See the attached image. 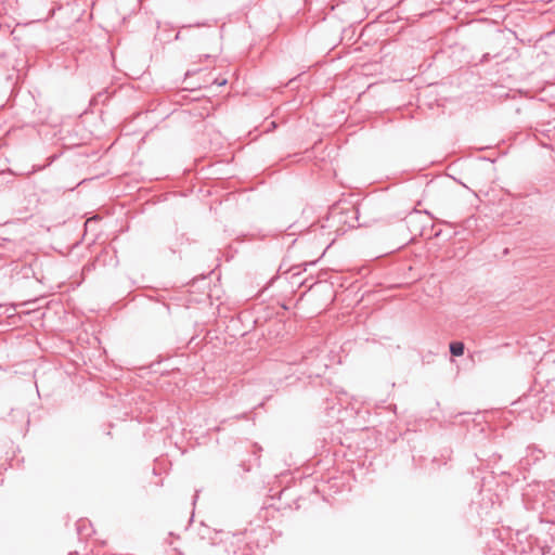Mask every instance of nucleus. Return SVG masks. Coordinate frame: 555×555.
<instances>
[{"mask_svg": "<svg viewBox=\"0 0 555 555\" xmlns=\"http://www.w3.org/2000/svg\"><path fill=\"white\" fill-rule=\"evenodd\" d=\"M330 215L333 221L344 223L348 228H354L358 220V210L354 207L340 211H338V208H334Z\"/></svg>", "mask_w": 555, "mask_h": 555, "instance_id": "obj_1", "label": "nucleus"}, {"mask_svg": "<svg viewBox=\"0 0 555 555\" xmlns=\"http://www.w3.org/2000/svg\"><path fill=\"white\" fill-rule=\"evenodd\" d=\"M543 452L534 447H529L527 449V455L520 461V465L522 467H527L543 457Z\"/></svg>", "mask_w": 555, "mask_h": 555, "instance_id": "obj_2", "label": "nucleus"}, {"mask_svg": "<svg viewBox=\"0 0 555 555\" xmlns=\"http://www.w3.org/2000/svg\"><path fill=\"white\" fill-rule=\"evenodd\" d=\"M449 348L452 356L461 357L464 353L465 346L462 341H452Z\"/></svg>", "mask_w": 555, "mask_h": 555, "instance_id": "obj_3", "label": "nucleus"}, {"mask_svg": "<svg viewBox=\"0 0 555 555\" xmlns=\"http://www.w3.org/2000/svg\"><path fill=\"white\" fill-rule=\"evenodd\" d=\"M197 498H198V493L196 492L194 495V502L197 500Z\"/></svg>", "mask_w": 555, "mask_h": 555, "instance_id": "obj_4", "label": "nucleus"}]
</instances>
